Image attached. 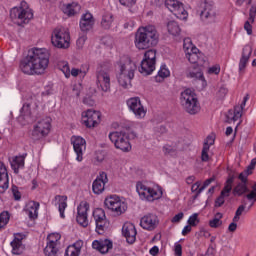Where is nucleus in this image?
I'll use <instances>...</instances> for the list:
<instances>
[{
    "instance_id": "f257e3e1",
    "label": "nucleus",
    "mask_w": 256,
    "mask_h": 256,
    "mask_svg": "<svg viewBox=\"0 0 256 256\" xmlns=\"http://www.w3.org/2000/svg\"><path fill=\"white\" fill-rule=\"evenodd\" d=\"M49 67V51L45 48H32L20 61V70L25 75H43Z\"/></svg>"
},
{
    "instance_id": "f03ea898",
    "label": "nucleus",
    "mask_w": 256,
    "mask_h": 256,
    "mask_svg": "<svg viewBox=\"0 0 256 256\" xmlns=\"http://www.w3.org/2000/svg\"><path fill=\"white\" fill-rule=\"evenodd\" d=\"M159 43V32L154 25L140 27L136 34L134 44L139 50L150 49Z\"/></svg>"
},
{
    "instance_id": "7ed1b4c3",
    "label": "nucleus",
    "mask_w": 256,
    "mask_h": 256,
    "mask_svg": "<svg viewBox=\"0 0 256 256\" xmlns=\"http://www.w3.org/2000/svg\"><path fill=\"white\" fill-rule=\"evenodd\" d=\"M116 65L119 69L118 73V83L123 89L131 88V81L135 78V69L137 66L131 59L123 58L116 62Z\"/></svg>"
},
{
    "instance_id": "20e7f679",
    "label": "nucleus",
    "mask_w": 256,
    "mask_h": 256,
    "mask_svg": "<svg viewBox=\"0 0 256 256\" xmlns=\"http://www.w3.org/2000/svg\"><path fill=\"white\" fill-rule=\"evenodd\" d=\"M180 103L184 111L189 113V115H197V113L201 111L197 95H195V92L189 88L181 93Z\"/></svg>"
},
{
    "instance_id": "39448f33",
    "label": "nucleus",
    "mask_w": 256,
    "mask_h": 256,
    "mask_svg": "<svg viewBox=\"0 0 256 256\" xmlns=\"http://www.w3.org/2000/svg\"><path fill=\"white\" fill-rule=\"evenodd\" d=\"M71 36L65 28L57 27L52 32L51 43L57 49H69Z\"/></svg>"
},
{
    "instance_id": "423d86ee",
    "label": "nucleus",
    "mask_w": 256,
    "mask_h": 256,
    "mask_svg": "<svg viewBox=\"0 0 256 256\" xmlns=\"http://www.w3.org/2000/svg\"><path fill=\"white\" fill-rule=\"evenodd\" d=\"M108 137L116 149H120V151H123L124 153H129V151H131V142H129L127 133L123 131L110 132Z\"/></svg>"
},
{
    "instance_id": "0eeeda50",
    "label": "nucleus",
    "mask_w": 256,
    "mask_h": 256,
    "mask_svg": "<svg viewBox=\"0 0 256 256\" xmlns=\"http://www.w3.org/2000/svg\"><path fill=\"white\" fill-rule=\"evenodd\" d=\"M51 133V118H43L33 125L31 138L33 141H41Z\"/></svg>"
},
{
    "instance_id": "6e6552de",
    "label": "nucleus",
    "mask_w": 256,
    "mask_h": 256,
    "mask_svg": "<svg viewBox=\"0 0 256 256\" xmlns=\"http://www.w3.org/2000/svg\"><path fill=\"white\" fill-rule=\"evenodd\" d=\"M136 191L141 199L144 201H157V199H161L163 197V193L159 190L149 187L142 182H138L136 184Z\"/></svg>"
},
{
    "instance_id": "1a4fd4ad",
    "label": "nucleus",
    "mask_w": 256,
    "mask_h": 256,
    "mask_svg": "<svg viewBox=\"0 0 256 256\" xmlns=\"http://www.w3.org/2000/svg\"><path fill=\"white\" fill-rule=\"evenodd\" d=\"M26 4L27 3L25 1H22L20 7H14L10 10V17L13 21L18 19L21 24H27L31 19H33V10L29 7H23V5Z\"/></svg>"
},
{
    "instance_id": "9d476101",
    "label": "nucleus",
    "mask_w": 256,
    "mask_h": 256,
    "mask_svg": "<svg viewBox=\"0 0 256 256\" xmlns=\"http://www.w3.org/2000/svg\"><path fill=\"white\" fill-rule=\"evenodd\" d=\"M104 205L115 215H123L127 211V203L121 201L117 195L109 196L105 199Z\"/></svg>"
},
{
    "instance_id": "9b49d317",
    "label": "nucleus",
    "mask_w": 256,
    "mask_h": 256,
    "mask_svg": "<svg viewBox=\"0 0 256 256\" xmlns=\"http://www.w3.org/2000/svg\"><path fill=\"white\" fill-rule=\"evenodd\" d=\"M187 43H190V40L184 39V49H187L186 59H188L189 63H192L193 65H195V63H197V65H203L205 63L203 53H201L197 47H191L189 51Z\"/></svg>"
},
{
    "instance_id": "f8f14e48",
    "label": "nucleus",
    "mask_w": 256,
    "mask_h": 256,
    "mask_svg": "<svg viewBox=\"0 0 256 256\" xmlns=\"http://www.w3.org/2000/svg\"><path fill=\"white\" fill-rule=\"evenodd\" d=\"M82 121L88 129L97 127L101 123V112L91 109L84 111L82 112Z\"/></svg>"
},
{
    "instance_id": "ddd939ff",
    "label": "nucleus",
    "mask_w": 256,
    "mask_h": 256,
    "mask_svg": "<svg viewBox=\"0 0 256 256\" xmlns=\"http://www.w3.org/2000/svg\"><path fill=\"white\" fill-rule=\"evenodd\" d=\"M96 84L104 93L111 91V76L109 72L100 68L96 72Z\"/></svg>"
},
{
    "instance_id": "4468645a",
    "label": "nucleus",
    "mask_w": 256,
    "mask_h": 256,
    "mask_svg": "<svg viewBox=\"0 0 256 256\" xmlns=\"http://www.w3.org/2000/svg\"><path fill=\"white\" fill-rule=\"evenodd\" d=\"M127 106L132 111L137 119H143L145 115H147V110L143 107L141 103V98L139 97H132L127 100Z\"/></svg>"
},
{
    "instance_id": "2eb2a0df",
    "label": "nucleus",
    "mask_w": 256,
    "mask_h": 256,
    "mask_svg": "<svg viewBox=\"0 0 256 256\" xmlns=\"http://www.w3.org/2000/svg\"><path fill=\"white\" fill-rule=\"evenodd\" d=\"M202 9L200 11L201 20L204 23H215V19L217 17V12L215 11V6L213 4L205 1L201 5Z\"/></svg>"
},
{
    "instance_id": "dca6fc26",
    "label": "nucleus",
    "mask_w": 256,
    "mask_h": 256,
    "mask_svg": "<svg viewBox=\"0 0 256 256\" xmlns=\"http://www.w3.org/2000/svg\"><path fill=\"white\" fill-rule=\"evenodd\" d=\"M247 101H249V94H246L243 98L241 105L235 106L234 110H229L226 115L227 123H233L235 121H239L241 117H243V109L247 105Z\"/></svg>"
},
{
    "instance_id": "f3484780",
    "label": "nucleus",
    "mask_w": 256,
    "mask_h": 256,
    "mask_svg": "<svg viewBox=\"0 0 256 256\" xmlns=\"http://www.w3.org/2000/svg\"><path fill=\"white\" fill-rule=\"evenodd\" d=\"M71 143L73 145L74 153H76V161L81 163L83 161V153L87 149V142L80 136H73L71 138Z\"/></svg>"
},
{
    "instance_id": "a211bd4d",
    "label": "nucleus",
    "mask_w": 256,
    "mask_h": 256,
    "mask_svg": "<svg viewBox=\"0 0 256 256\" xmlns=\"http://www.w3.org/2000/svg\"><path fill=\"white\" fill-rule=\"evenodd\" d=\"M165 7H167L175 17H183V19L187 17V11L185 7H183V3L177 0H165Z\"/></svg>"
},
{
    "instance_id": "6ab92c4d",
    "label": "nucleus",
    "mask_w": 256,
    "mask_h": 256,
    "mask_svg": "<svg viewBox=\"0 0 256 256\" xmlns=\"http://www.w3.org/2000/svg\"><path fill=\"white\" fill-rule=\"evenodd\" d=\"M109 183V178L106 172H100L92 183V191L94 195H101L105 191V185Z\"/></svg>"
},
{
    "instance_id": "aec40b11",
    "label": "nucleus",
    "mask_w": 256,
    "mask_h": 256,
    "mask_svg": "<svg viewBox=\"0 0 256 256\" xmlns=\"http://www.w3.org/2000/svg\"><path fill=\"white\" fill-rule=\"evenodd\" d=\"M89 203L81 202L77 207L76 221L81 227H87L89 225L88 219Z\"/></svg>"
},
{
    "instance_id": "412c9836",
    "label": "nucleus",
    "mask_w": 256,
    "mask_h": 256,
    "mask_svg": "<svg viewBox=\"0 0 256 256\" xmlns=\"http://www.w3.org/2000/svg\"><path fill=\"white\" fill-rule=\"evenodd\" d=\"M159 225V218L155 214H147L140 220V226L146 231H154Z\"/></svg>"
},
{
    "instance_id": "4be33fe9",
    "label": "nucleus",
    "mask_w": 256,
    "mask_h": 256,
    "mask_svg": "<svg viewBox=\"0 0 256 256\" xmlns=\"http://www.w3.org/2000/svg\"><path fill=\"white\" fill-rule=\"evenodd\" d=\"M92 249L99 251L102 255H105L113 249V241L109 239H99L92 242Z\"/></svg>"
},
{
    "instance_id": "5701e85b",
    "label": "nucleus",
    "mask_w": 256,
    "mask_h": 256,
    "mask_svg": "<svg viewBox=\"0 0 256 256\" xmlns=\"http://www.w3.org/2000/svg\"><path fill=\"white\" fill-rule=\"evenodd\" d=\"M122 235H124L127 243L133 245L137 240V229L133 223H126L122 227Z\"/></svg>"
},
{
    "instance_id": "b1692460",
    "label": "nucleus",
    "mask_w": 256,
    "mask_h": 256,
    "mask_svg": "<svg viewBox=\"0 0 256 256\" xmlns=\"http://www.w3.org/2000/svg\"><path fill=\"white\" fill-rule=\"evenodd\" d=\"M95 26V18L93 17V14L86 12L81 16L80 19V30L82 33H89L91 29Z\"/></svg>"
},
{
    "instance_id": "393cba45",
    "label": "nucleus",
    "mask_w": 256,
    "mask_h": 256,
    "mask_svg": "<svg viewBox=\"0 0 256 256\" xmlns=\"http://www.w3.org/2000/svg\"><path fill=\"white\" fill-rule=\"evenodd\" d=\"M10 245L12 247L13 255H21L25 251V245H23V234H15L14 239L10 243Z\"/></svg>"
},
{
    "instance_id": "a878e982",
    "label": "nucleus",
    "mask_w": 256,
    "mask_h": 256,
    "mask_svg": "<svg viewBox=\"0 0 256 256\" xmlns=\"http://www.w3.org/2000/svg\"><path fill=\"white\" fill-rule=\"evenodd\" d=\"M9 189V174L4 163L0 162V193Z\"/></svg>"
},
{
    "instance_id": "bb28decb",
    "label": "nucleus",
    "mask_w": 256,
    "mask_h": 256,
    "mask_svg": "<svg viewBox=\"0 0 256 256\" xmlns=\"http://www.w3.org/2000/svg\"><path fill=\"white\" fill-rule=\"evenodd\" d=\"M61 11L64 15H67V17H75V15L81 11V6L77 2L62 4Z\"/></svg>"
},
{
    "instance_id": "cd10ccee",
    "label": "nucleus",
    "mask_w": 256,
    "mask_h": 256,
    "mask_svg": "<svg viewBox=\"0 0 256 256\" xmlns=\"http://www.w3.org/2000/svg\"><path fill=\"white\" fill-rule=\"evenodd\" d=\"M251 53H253V46H244L242 50V57L239 62V71H243L245 67H247V63H249V59L251 58Z\"/></svg>"
},
{
    "instance_id": "c85d7f7f",
    "label": "nucleus",
    "mask_w": 256,
    "mask_h": 256,
    "mask_svg": "<svg viewBox=\"0 0 256 256\" xmlns=\"http://www.w3.org/2000/svg\"><path fill=\"white\" fill-rule=\"evenodd\" d=\"M39 206V202L36 201H30L26 204L24 211L29 219L33 220L39 217Z\"/></svg>"
},
{
    "instance_id": "c756f323",
    "label": "nucleus",
    "mask_w": 256,
    "mask_h": 256,
    "mask_svg": "<svg viewBox=\"0 0 256 256\" xmlns=\"http://www.w3.org/2000/svg\"><path fill=\"white\" fill-rule=\"evenodd\" d=\"M155 63L156 62H153L151 60H145V58H143L139 68L140 73L145 76L151 75V73L155 71Z\"/></svg>"
},
{
    "instance_id": "7c9ffc66",
    "label": "nucleus",
    "mask_w": 256,
    "mask_h": 256,
    "mask_svg": "<svg viewBox=\"0 0 256 256\" xmlns=\"http://www.w3.org/2000/svg\"><path fill=\"white\" fill-rule=\"evenodd\" d=\"M25 157H27V153L16 156L12 160L11 167L16 175L19 173V169H23V167H25Z\"/></svg>"
},
{
    "instance_id": "2f4dec72",
    "label": "nucleus",
    "mask_w": 256,
    "mask_h": 256,
    "mask_svg": "<svg viewBox=\"0 0 256 256\" xmlns=\"http://www.w3.org/2000/svg\"><path fill=\"white\" fill-rule=\"evenodd\" d=\"M56 205H58V211L61 219H65V210L67 209V196L56 195Z\"/></svg>"
},
{
    "instance_id": "473e14b6",
    "label": "nucleus",
    "mask_w": 256,
    "mask_h": 256,
    "mask_svg": "<svg viewBox=\"0 0 256 256\" xmlns=\"http://www.w3.org/2000/svg\"><path fill=\"white\" fill-rule=\"evenodd\" d=\"M170 75L171 72L169 71V68H167V65L163 64L160 67L158 74L155 76V81L156 83H163Z\"/></svg>"
},
{
    "instance_id": "72a5a7b5",
    "label": "nucleus",
    "mask_w": 256,
    "mask_h": 256,
    "mask_svg": "<svg viewBox=\"0 0 256 256\" xmlns=\"http://www.w3.org/2000/svg\"><path fill=\"white\" fill-rule=\"evenodd\" d=\"M113 21H115V18L113 17V15L111 13H105L102 16L100 25L102 29L109 30L113 26Z\"/></svg>"
},
{
    "instance_id": "f704fd0d",
    "label": "nucleus",
    "mask_w": 256,
    "mask_h": 256,
    "mask_svg": "<svg viewBox=\"0 0 256 256\" xmlns=\"http://www.w3.org/2000/svg\"><path fill=\"white\" fill-rule=\"evenodd\" d=\"M234 182H235V176L234 175L229 176L225 182L224 188L221 191L222 195H226V197H229V195L231 194V191H233Z\"/></svg>"
},
{
    "instance_id": "c9c22d12",
    "label": "nucleus",
    "mask_w": 256,
    "mask_h": 256,
    "mask_svg": "<svg viewBox=\"0 0 256 256\" xmlns=\"http://www.w3.org/2000/svg\"><path fill=\"white\" fill-rule=\"evenodd\" d=\"M168 33L170 35H173L174 37H177L181 33V28L179 27V24L176 21H170L167 24Z\"/></svg>"
},
{
    "instance_id": "e433bc0d",
    "label": "nucleus",
    "mask_w": 256,
    "mask_h": 256,
    "mask_svg": "<svg viewBox=\"0 0 256 256\" xmlns=\"http://www.w3.org/2000/svg\"><path fill=\"white\" fill-rule=\"evenodd\" d=\"M93 218L95 220V223L107 221V216L105 215V210H103L102 208H96L93 211Z\"/></svg>"
},
{
    "instance_id": "4c0bfd02",
    "label": "nucleus",
    "mask_w": 256,
    "mask_h": 256,
    "mask_svg": "<svg viewBox=\"0 0 256 256\" xmlns=\"http://www.w3.org/2000/svg\"><path fill=\"white\" fill-rule=\"evenodd\" d=\"M221 219H223V214H221V212H217L215 217L209 221V227L212 229L221 227V225H223V221H221Z\"/></svg>"
},
{
    "instance_id": "58836bf2",
    "label": "nucleus",
    "mask_w": 256,
    "mask_h": 256,
    "mask_svg": "<svg viewBox=\"0 0 256 256\" xmlns=\"http://www.w3.org/2000/svg\"><path fill=\"white\" fill-rule=\"evenodd\" d=\"M245 193H249V188L245 183L240 182L233 189V195H237L238 197H241V195H245Z\"/></svg>"
},
{
    "instance_id": "ea45409f",
    "label": "nucleus",
    "mask_w": 256,
    "mask_h": 256,
    "mask_svg": "<svg viewBox=\"0 0 256 256\" xmlns=\"http://www.w3.org/2000/svg\"><path fill=\"white\" fill-rule=\"evenodd\" d=\"M189 79H195L198 81H205V76H203V72L199 69H193L187 74Z\"/></svg>"
},
{
    "instance_id": "a19ab883",
    "label": "nucleus",
    "mask_w": 256,
    "mask_h": 256,
    "mask_svg": "<svg viewBox=\"0 0 256 256\" xmlns=\"http://www.w3.org/2000/svg\"><path fill=\"white\" fill-rule=\"evenodd\" d=\"M57 253H59V248H57L56 245L46 244V247L44 248L45 256H58Z\"/></svg>"
},
{
    "instance_id": "79ce46f5",
    "label": "nucleus",
    "mask_w": 256,
    "mask_h": 256,
    "mask_svg": "<svg viewBox=\"0 0 256 256\" xmlns=\"http://www.w3.org/2000/svg\"><path fill=\"white\" fill-rule=\"evenodd\" d=\"M96 232L99 235H103L105 231L109 229V220H104L102 222H96Z\"/></svg>"
},
{
    "instance_id": "37998d69",
    "label": "nucleus",
    "mask_w": 256,
    "mask_h": 256,
    "mask_svg": "<svg viewBox=\"0 0 256 256\" xmlns=\"http://www.w3.org/2000/svg\"><path fill=\"white\" fill-rule=\"evenodd\" d=\"M10 219L11 215L8 211H3L2 213H0V231L1 229H5V227H7Z\"/></svg>"
},
{
    "instance_id": "c03bdc74",
    "label": "nucleus",
    "mask_w": 256,
    "mask_h": 256,
    "mask_svg": "<svg viewBox=\"0 0 256 256\" xmlns=\"http://www.w3.org/2000/svg\"><path fill=\"white\" fill-rule=\"evenodd\" d=\"M146 61H152L157 63V51L150 49L144 53V58Z\"/></svg>"
},
{
    "instance_id": "a18cd8bd",
    "label": "nucleus",
    "mask_w": 256,
    "mask_h": 256,
    "mask_svg": "<svg viewBox=\"0 0 256 256\" xmlns=\"http://www.w3.org/2000/svg\"><path fill=\"white\" fill-rule=\"evenodd\" d=\"M60 239H61V235H59L57 233H52V234L48 235V237H47V244L57 246Z\"/></svg>"
},
{
    "instance_id": "49530a36",
    "label": "nucleus",
    "mask_w": 256,
    "mask_h": 256,
    "mask_svg": "<svg viewBox=\"0 0 256 256\" xmlns=\"http://www.w3.org/2000/svg\"><path fill=\"white\" fill-rule=\"evenodd\" d=\"M187 223L188 225H190V227H197V225L199 224V214L194 213L193 215H191L188 218Z\"/></svg>"
},
{
    "instance_id": "de8ad7c7",
    "label": "nucleus",
    "mask_w": 256,
    "mask_h": 256,
    "mask_svg": "<svg viewBox=\"0 0 256 256\" xmlns=\"http://www.w3.org/2000/svg\"><path fill=\"white\" fill-rule=\"evenodd\" d=\"M255 21H251V18H248V20L244 23V29L247 33V35H253V24Z\"/></svg>"
},
{
    "instance_id": "09e8293b",
    "label": "nucleus",
    "mask_w": 256,
    "mask_h": 256,
    "mask_svg": "<svg viewBox=\"0 0 256 256\" xmlns=\"http://www.w3.org/2000/svg\"><path fill=\"white\" fill-rule=\"evenodd\" d=\"M213 181H215V177L206 179L203 185L200 187L199 193H203V191H205V189H207V187H209Z\"/></svg>"
},
{
    "instance_id": "8fccbe9b",
    "label": "nucleus",
    "mask_w": 256,
    "mask_h": 256,
    "mask_svg": "<svg viewBox=\"0 0 256 256\" xmlns=\"http://www.w3.org/2000/svg\"><path fill=\"white\" fill-rule=\"evenodd\" d=\"M79 255L80 253H78L74 247L68 246L65 250L64 256H79Z\"/></svg>"
},
{
    "instance_id": "3c124183",
    "label": "nucleus",
    "mask_w": 256,
    "mask_h": 256,
    "mask_svg": "<svg viewBox=\"0 0 256 256\" xmlns=\"http://www.w3.org/2000/svg\"><path fill=\"white\" fill-rule=\"evenodd\" d=\"M208 73L210 75H219L221 73V66L219 64H216L208 69Z\"/></svg>"
},
{
    "instance_id": "603ef678",
    "label": "nucleus",
    "mask_w": 256,
    "mask_h": 256,
    "mask_svg": "<svg viewBox=\"0 0 256 256\" xmlns=\"http://www.w3.org/2000/svg\"><path fill=\"white\" fill-rule=\"evenodd\" d=\"M255 17H256V3H253L249 9V18L250 21H255Z\"/></svg>"
},
{
    "instance_id": "864d4df0",
    "label": "nucleus",
    "mask_w": 256,
    "mask_h": 256,
    "mask_svg": "<svg viewBox=\"0 0 256 256\" xmlns=\"http://www.w3.org/2000/svg\"><path fill=\"white\" fill-rule=\"evenodd\" d=\"M85 41H87V33H84L80 36L76 42V45L79 49H81L85 45Z\"/></svg>"
},
{
    "instance_id": "5fc2aeb1",
    "label": "nucleus",
    "mask_w": 256,
    "mask_h": 256,
    "mask_svg": "<svg viewBox=\"0 0 256 256\" xmlns=\"http://www.w3.org/2000/svg\"><path fill=\"white\" fill-rule=\"evenodd\" d=\"M201 190V182L197 181L191 186V192L197 193V195H201L202 192H199Z\"/></svg>"
},
{
    "instance_id": "6e6d98bb",
    "label": "nucleus",
    "mask_w": 256,
    "mask_h": 256,
    "mask_svg": "<svg viewBox=\"0 0 256 256\" xmlns=\"http://www.w3.org/2000/svg\"><path fill=\"white\" fill-rule=\"evenodd\" d=\"M225 197L229 196L220 193V196L215 200V207H221L225 203Z\"/></svg>"
},
{
    "instance_id": "4d7b16f0",
    "label": "nucleus",
    "mask_w": 256,
    "mask_h": 256,
    "mask_svg": "<svg viewBox=\"0 0 256 256\" xmlns=\"http://www.w3.org/2000/svg\"><path fill=\"white\" fill-rule=\"evenodd\" d=\"M248 201H256V183L252 186V191L246 195Z\"/></svg>"
},
{
    "instance_id": "13d9d810",
    "label": "nucleus",
    "mask_w": 256,
    "mask_h": 256,
    "mask_svg": "<svg viewBox=\"0 0 256 256\" xmlns=\"http://www.w3.org/2000/svg\"><path fill=\"white\" fill-rule=\"evenodd\" d=\"M247 177H249V170H246L245 172H241L238 176V179L241 181V183H244L247 185Z\"/></svg>"
},
{
    "instance_id": "bf43d9fd",
    "label": "nucleus",
    "mask_w": 256,
    "mask_h": 256,
    "mask_svg": "<svg viewBox=\"0 0 256 256\" xmlns=\"http://www.w3.org/2000/svg\"><path fill=\"white\" fill-rule=\"evenodd\" d=\"M12 193L15 201H21V192H19L17 186H12Z\"/></svg>"
},
{
    "instance_id": "052dcab7",
    "label": "nucleus",
    "mask_w": 256,
    "mask_h": 256,
    "mask_svg": "<svg viewBox=\"0 0 256 256\" xmlns=\"http://www.w3.org/2000/svg\"><path fill=\"white\" fill-rule=\"evenodd\" d=\"M119 2L124 7H133L137 3V0H119Z\"/></svg>"
},
{
    "instance_id": "680f3d73",
    "label": "nucleus",
    "mask_w": 256,
    "mask_h": 256,
    "mask_svg": "<svg viewBox=\"0 0 256 256\" xmlns=\"http://www.w3.org/2000/svg\"><path fill=\"white\" fill-rule=\"evenodd\" d=\"M69 247H73L75 250H77L78 253L81 254V248L83 247V240H77L73 245H70Z\"/></svg>"
},
{
    "instance_id": "e2e57ef3",
    "label": "nucleus",
    "mask_w": 256,
    "mask_h": 256,
    "mask_svg": "<svg viewBox=\"0 0 256 256\" xmlns=\"http://www.w3.org/2000/svg\"><path fill=\"white\" fill-rule=\"evenodd\" d=\"M174 253L176 256H181L183 255V247L181 246V244L176 243L174 246Z\"/></svg>"
},
{
    "instance_id": "0e129e2a",
    "label": "nucleus",
    "mask_w": 256,
    "mask_h": 256,
    "mask_svg": "<svg viewBox=\"0 0 256 256\" xmlns=\"http://www.w3.org/2000/svg\"><path fill=\"white\" fill-rule=\"evenodd\" d=\"M183 217H185V214H183V212H180L178 214H176L172 219L171 222L172 223H180L181 219H183Z\"/></svg>"
},
{
    "instance_id": "69168bd1",
    "label": "nucleus",
    "mask_w": 256,
    "mask_h": 256,
    "mask_svg": "<svg viewBox=\"0 0 256 256\" xmlns=\"http://www.w3.org/2000/svg\"><path fill=\"white\" fill-rule=\"evenodd\" d=\"M62 72L64 73V75H65V77L67 79H69L71 77V69H69V65L68 64H65L62 67Z\"/></svg>"
},
{
    "instance_id": "338daca9",
    "label": "nucleus",
    "mask_w": 256,
    "mask_h": 256,
    "mask_svg": "<svg viewBox=\"0 0 256 256\" xmlns=\"http://www.w3.org/2000/svg\"><path fill=\"white\" fill-rule=\"evenodd\" d=\"M227 93H229V90L227 88H225V86L220 87V89L218 91V95H220V97H225V95H227Z\"/></svg>"
},
{
    "instance_id": "774afa93",
    "label": "nucleus",
    "mask_w": 256,
    "mask_h": 256,
    "mask_svg": "<svg viewBox=\"0 0 256 256\" xmlns=\"http://www.w3.org/2000/svg\"><path fill=\"white\" fill-rule=\"evenodd\" d=\"M201 161L207 163L209 161V152H202L201 153Z\"/></svg>"
}]
</instances>
